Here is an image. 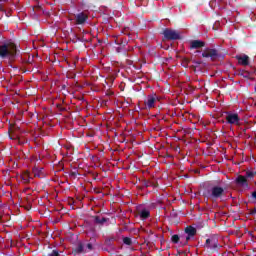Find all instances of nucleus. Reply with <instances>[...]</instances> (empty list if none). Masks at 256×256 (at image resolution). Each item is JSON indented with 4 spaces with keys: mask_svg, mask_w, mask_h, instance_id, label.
<instances>
[{
    "mask_svg": "<svg viewBox=\"0 0 256 256\" xmlns=\"http://www.w3.org/2000/svg\"><path fill=\"white\" fill-rule=\"evenodd\" d=\"M172 241L173 243H179V236L178 235L172 236Z\"/></svg>",
    "mask_w": 256,
    "mask_h": 256,
    "instance_id": "15",
    "label": "nucleus"
},
{
    "mask_svg": "<svg viewBox=\"0 0 256 256\" xmlns=\"http://www.w3.org/2000/svg\"><path fill=\"white\" fill-rule=\"evenodd\" d=\"M252 199H254V201H256V191H254V192L252 193Z\"/></svg>",
    "mask_w": 256,
    "mask_h": 256,
    "instance_id": "18",
    "label": "nucleus"
},
{
    "mask_svg": "<svg viewBox=\"0 0 256 256\" xmlns=\"http://www.w3.org/2000/svg\"><path fill=\"white\" fill-rule=\"evenodd\" d=\"M139 215L142 219H147V217H149V210L144 209L139 212Z\"/></svg>",
    "mask_w": 256,
    "mask_h": 256,
    "instance_id": "13",
    "label": "nucleus"
},
{
    "mask_svg": "<svg viewBox=\"0 0 256 256\" xmlns=\"http://www.w3.org/2000/svg\"><path fill=\"white\" fill-rule=\"evenodd\" d=\"M191 48L192 49H200V47H204L205 43L203 41L200 40H194L191 42Z\"/></svg>",
    "mask_w": 256,
    "mask_h": 256,
    "instance_id": "10",
    "label": "nucleus"
},
{
    "mask_svg": "<svg viewBox=\"0 0 256 256\" xmlns=\"http://www.w3.org/2000/svg\"><path fill=\"white\" fill-rule=\"evenodd\" d=\"M156 102H157V96H148L145 101V105L146 107L151 109V107H155Z\"/></svg>",
    "mask_w": 256,
    "mask_h": 256,
    "instance_id": "6",
    "label": "nucleus"
},
{
    "mask_svg": "<svg viewBox=\"0 0 256 256\" xmlns=\"http://www.w3.org/2000/svg\"><path fill=\"white\" fill-rule=\"evenodd\" d=\"M22 179L27 183V181H29V172H25L22 176Z\"/></svg>",
    "mask_w": 256,
    "mask_h": 256,
    "instance_id": "14",
    "label": "nucleus"
},
{
    "mask_svg": "<svg viewBox=\"0 0 256 256\" xmlns=\"http://www.w3.org/2000/svg\"><path fill=\"white\" fill-rule=\"evenodd\" d=\"M49 256H59V252L57 250H53Z\"/></svg>",
    "mask_w": 256,
    "mask_h": 256,
    "instance_id": "17",
    "label": "nucleus"
},
{
    "mask_svg": "<svg viewBox=\"0 0 256 256\" xmlns=\"http://www.w3.org/2000/svg\"><path fill=\"white\" fill-rule=\"evenodd\" d=\"M76 21L78 25H82L85 21H87V15L85 13H80L76 16Z\"/></svg>",
    "mask_w": 256,
    "mask_h": 256,
    "instance_id": "11",
    "label": "nucleus"
},
{
    "mask_svg": "<svg viewBox=\"0 0 256 256\" xmlns=\"http://www.w3.org/2000/svg\"><path fill=\"white\" fill-rule=\"evenodd\" d=\"M223 191H224L223 188L219 186H215L211 189L208 197H210V199H219V197L223 195Z\"/></svg>",
    "mask_w": 256,
    "mask_h": 256,
    "instance_id": "2",
    "label": "nucleus"
},
{
    "mask_svg": "<svg viewBox=\"0 0 256 256\" xmlns=\"http://www.w3.org/2000/svg\"><path fill=\"white\" fill-rule=\"evenodd\" d=\"M185 232L188 235V237H186V241H189V239H191V237H193L195 233H197V230H195L194 227L189 226L185 229Z\"/></svg>",
    "mask_w": 256,
    "mask_h": 256,
    "instance_id": "9",
    "label": "nucleus"
},
{
    "mask_svg": "<svg viewBox=\"0 0 256 256\" xmlns=\"http://www.w3.org/2000/svg\"><path fill=\"white\" fill-rule=\"evenodd\" d=\"M253 175V172H247L246 176H239L237 178V182L239 183V185L245 186L247 185V179H252Z\"/></svg>",
    "mask_w": 256,
    "mask_h": 256,
    "instance_id": "5",
    "label": "nucleus"
},
{
    "mask_svg": "<svg viewBox=\"0 0 256 256\" xmlns=\"http://www.w3.org/2000/svg\"><path fill=\"white\" fill-rule=\"evenodd\" d=\"M163 35L166 39H179L180 35L179 32L171 29H166L163 32Z\"/></svg>",
    "mask_w": 256,
    "mask_h": 256,
    "instance_id": "3",
    "label": "nucleus"
},
{
    "mask_svg": "<svg viewBox=\"0 0 256 256\" xmlns=\"http://www.w3.org/2000/svg\"><path fill=\"white\" fill-rule=\"evenodd\" d=\"M33 173L34 177H45V174L43 173V168H34Z\"/></svg>",
    "mask_w": 256,
    "mask_h": 256,
    "instance_id": "12",
    "label": "nucleus"
},
{
    "mask_svg": "<svg viewBox=\"0 0 256 256\" xmlns=\"http://www.w3.org/2000/svg\"><path fill=\"white\" fill-rule=\"evenodd\" d=\"M96 223H103V221H101L99 218H96Z\"/></svg>",
    "mask_w": 256,
    "mask_h": 256,
    "instance_id": "19",
    "label": "nucleus"
},
{
    "mask_svg": "<svg viewBox=\"0 0 256 256\" xmlns=\"http://www.w3.org/2000/svg\"><path fill=\"white\" fill-rule=\"evenodd\" d=\"M17 55V46L12 42H7L0 46V57L3 59H13Z\"/></svg>",
    "mask_w": 256,
    "mask_h": 256,
    "instance_id": "1",
    "label": "nucleus"
},
{
    "mask_svg": "<svg viewBox=\"0 0 256 256\" xmlns=\"http://www.w3.org/2000/svg\"><path fill=\"white\" fill-rule=\"evenodd\" d=\"M226 120L230 125H239V115L235 113H228L226 116Z\"/></svg>",
    "mask_w": 256,
    "mask_h": 256,
    "instance_id": "4",
    "label": "nucleus"
},
{
    "mask_svg": "<svg viewBox=\"0 0 256 256\" xmlns=\"http://www.w3.org/2000/svg\"><path fill=\"white\" fill-rule=\"evenodd\" d=\"M123 242L125 243V245H131V238H124Z\"/></svg>",
    "mask_w": 256,
    "mask_h": 256,
    "instance_id": "16",
    "label": "nucleus"
},
{
    "mask_svg": "<svg viewBox=\"0 0 256 256\" xmlns=\"http://www.w3.org/2000/svg\"><path fill=\"white\" fill-rule=\"evenodd\" d=\"M239 65H249V56L242 54L237 56Z\"/></svg>",
    "mask_w": 256,
    "mask_h": 256,
    "instance_id": "7",
    "label": "nucleus"
},
{
    "mask_svg": "<svg viewBox=\"0 0 256 256\" xmlns=\"http://www.w3.org/2000/svg\"><path fill=\"white\" fill-rule=\"evenodd\" d=\"M87 247H88V249H91V244H88Z\"/></svg>",
    "mask_w": 256,
    "mask_h": 256,
    "instance_id": "20",
    "label": "nucleus"
},
{
    "mask_svg": "<svg viewBox=\"0 0 256 256\" xmlns=\"http://www.w3.org/2000/svg\"><path fill=\"white\" fill-rule=\"evenodd\" d=\"M203 57L210 58V59H215L217 57V51L215 50H206L202 53Z\"/></svg>",
    "mask_w": 256,
    "mask_h": 256,
    "instance_id": "8",
    "label": "nucleus"
}]
</instances>
